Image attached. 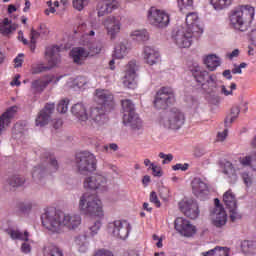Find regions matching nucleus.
Listing matches in <instances>:
<instances>
[{"mask_svg": "<svg viewBox=\"0 0 256 256\" xmlns=\"http://www.w3.org/2000/svg\"><path fill=\"white\" fill-rule=\"evenodd\" d=\"M43 227L51 233H63V229H77L81 225V216L78 214H63L57 210H47L41 216Z\"/></svg>", "mask_w": 256, "mask_h": 256, "instance_id": "nucleus-1", "label": "nucleus"}, {"mask_svg": "<svg viewBox=\"0 0 256 256\" xmlns=\"http://www.w3.org/2000/svg\"><path fill=\"white\" fill-rule=\"evenodd\" d=\"M96 99L100 107L91 109L90 119L95 125H105L109 121L107 113L115 109L113 94L109 90H96Z\"/></svg>", "mask_w": 256, "mask_h": 256, "instance_id": "nucleus-2", "label": "nucleus"}, {"mask_svg": "<svg viewBox=\"0 0 256 256\" xmlns=\"http://www.w3.org/2000/svg\"><path fill=\"white\" fill-rule=\"evenodd\" d=\"M78 209L82 215H89L90 217H104L103 202L96 194L90 192L84 193L79 200Z\"/></svg>", "mask_w": 256, "mask_h": 256, "instance_id": "nucleus-3", "label": "nucleus"}, {"mask_svg": "<svg viewBox=\"0 0 256 256\" xmlns=\"http://www.w3.org/2000/svg\"><path fill=\"white\" fill-rule=\"evenodd\" d=\"M255 17V8L244 5L239 10H235L230 15V23L238 31H247V24L253 21Z\"/></svg>", "mask_w": 256, "mask_h": 256, "instance_id": "nucleus-4", "label": "nucleus"}, {"mask_svg": "<svg viewBox=\"0 0 256 256\" xmlns=\"http://www.w3.org/2000/svg\"><path fill=\"white\" fill-rule=\"evenodd\" d=\"M159 124L165 129L179 131L185 125V114L177 108H172L165 116L159 119Z\"/></svg>", "mask_w": 256, "mask_h": 256, "instance_id": "nucleus-5", "label": "nucleus"}, {"mask_svg": "<svg viewBox=\"0 0 256 256\" xmlns=\"http://www.w3.org/2000/svg\"><path fill=\"white\" fill-rule=\"evenodd\" d=\"M57 169H59V163L55 155L51 154V152H45L42 155V165L34 167L32 177L37 181V179H41L45 173H55Z\"/></svg>", "mask_w": 256, "mask_h": 256, "instance_id": "nucleus-6", "label": "nucleus"}, {"mask_svg": "<svg viewBox=\"0 0 256 256\" xmlns=\"http://www.w3.org/2000/svg\"><path fill=\"white\" fill-rule=\"evenodd\" d=\"M59 53H61L59 46H48L45 51L48 66H43L42 64L33 65L31 68L32 75H39V73H45V71L53 69V67L59 63Z\"/></svg>", "mask_w": 256, "mask_h": 256, "instance_id": "nucleus-7", "label": "nucleus"}, {"mask_svg": "<svg viewBox=\"0 0 256 256\" xmlns=\"http://www.w3.org/2000/svg\"><path fill=\"white\" fill-rule=\"evenodd\" d=\"M122 109L124 112L123 115V123L124 125H128L131 129L139 130L143 127V122L139 115L135 113V105L129 99L122 100Z\"/></svg>", "mask_w": 256, "mask_h": 256, "instance_id": "nucleus-8", "label": "nucleus"}, {"mask_svg": "<svg viewBox=\"0 0 256 256\" xmlns=\"http://www.w3.org/2000/svg\"><path fill=\"white\" fill-rule=\"evenodd\" d=\"M76 167L81 175L93 173L97 169V158L91 152H80L76 155Z\"/></svg>", "mask_w": 256, "mask_h": 256, "instance_id": "nucleus-9", "label": "nucleus"}, {"mask_svg": "<svg viewBox=\"0 0 256 256\" xmlns=\"http://www.w3.org/2000/svg\"><path fill=\"white\" fill-rule=\"evenodd\" d=\"M193 37L195 39H199V37H201V34H195L193 30L181 26L176 31L173 39L177 47H180V49H189V47H191L193 43Z\"/></svg>", "mask_w": 256, "mask_h": 256, "instance_id": "nucleus-10", "label": "nucleus"}, {"mask_svg": "<svg viewBox=\"0 0 256 256\" xmlns=\"http://www.w3.org/2000/svg\"><path fill=\"white\" fill-rule=\"evenodd\" d=\"M147 19L150 25H153V27H158V29H164V27H167L171 21L169 13L155 7H151L148 10Z\"/></svg>", "mask_w": 256, "mask_h": 256, "instance_id": "nucleus-11", "label": "nucleus"}, {"mask_svg": "<svg viewBox=\"0 0 256 256\" xmlns=\"http://www.w3.org/2000/svg\"><path fill=\"white\" fill-rule=\"evenodd\" d=\"M175 103V92L171 87H162L156 93L154 99V107L156 109H167L169 105H173Z\"/></svg>", "mask_w": 256, "mask_h": 256, "instance_id": "nucleus-12", "label": "nucleus"}, {"mask_svg": "<svg viewBox=\"0 0 256 256\" xmlns=\"http://www.w3.org/2000/svg\"><path fill=\"white\" fill-rule=\"evenodd\" d=\"M108 231L117 239H127L131 233V224L127 220H115L108 224Z\"/></svg>", "mask_w": 256, "mask_h": 256, "instance_id": "nucleus-13", "label": "nucleus"}, {"mask_svg": "<svg viewBox=\"0 0 256 256\" xmlns=\"http://www.w3.org/2000/svg\"><path fill=\"white\" fill-rule=\"evenodd\" d=\"M84 188L97 191V193H103V191H107L108 189L107 178L101 174H94L87 177L84 180Z\"/></svg>", "mask_w": 256, "mask_h": 256, "instance_id": "nucleus-14", "label": "nucleus"}, {"mask_svg": "<svg viewBox=\"0 0 256 256\" xmlns=\"http://www.w3.org/2000/svg\"><path fill=\"white\" fill-rule=\"evenodd\" d=\"M137 71H139V66L135 60H131L125 68V75L123 78V85L128 89H135L137 82L135 81L137 77Z\"/></svg>", "mask_w": 256, "mask_h": 256, "instance_id": "nucleus-15", "label": "nucleus"}, {"mask_svg": "<svg viewBox=\"0 0 256 256\" xmlns=\"http://www.w3.org/2000/svg\"><path fill=\"white\" fill-rule=\"evenodd\" d=\"M194 79L201 87H217V75L210 74L207 70L195 69L192 72Z\"/></svg>", "mask_w": 256, "mask_h": 256, "instance_id": "nucleus-16", "label": "nucleus"}, {"mask_svg": "<svg viewBox=\"0 0 256 256\" xmlns=\"http://www.w3.org/2000/svg\"><path fill=\"white\" fill-rule=\"evenodd\" d=\"M223 202L230 213V220L232 223H235V221L241 219V214L237 212V198H235V194H233L231 190L224 193Z\"/></svg>", "mask_w": 256, "mask_h": 256, "instance_id": "nucleus-17", "label": "nucleus"}, {"mask_svg": "<svg viewBox=\"0 0 256 256\" xmlns=\"http://www.w3.org/2000/svg\"><path fill=\"white\" fill-rule=\"evenodd\" d=\"M214 205L212 223L215 227H223L227 224V212H225V208L221 206V201L218 198L214 199Z\"/></svg>", "mask_w": 256, "mask_h": 256, "instance_id": "nucleus-18", "label": "nucleus"}, {"mask_svg": "<svg viewBox=\"0 0 256 256\" xmlns=\"http://www.w3.org/2000/svg\"><path fill=\"white\" fill-rule=\"evenodd\" d=\"M104 27L107 31V35L113 41L117 39V35L121 33V18L117 16H108L104 20Z\"/></svg>", "mask_w": 256, "mask_h": 256, "instance_id": "nucleus-19", "label": "nucleus"}, {"mask_svg": "<svg viewBox=\"0 0 256 256\" xmlns=\"http://www.w3.org/2000/svg\"><path fill=\"white\" fill-rule=\"evenodd\" d=\"M179 207L180 211L188 217V219H197V217H199V204L194 200L180 202Z\"/></svg>", "mask_w": 256, "mask_h": 256, "instance_id": "nucleus-20", "label": "nucleus"}, {"mask_svg": "<svg viewBox=\"0 0 256 256\" xmlns=\"http://www.w3.org/2000/svg\"><path fill=\"white\" fill-rule=\"evenodd\" d=\"M54 111L55 103H47L36 117V127H45V125H48L49 119H51V115H53Z\"/></svg>", "mask_w": 256, "mask_h": 256, "instance_id": "nucleus-21", "label": "nucleus"}, {"mask_svg": "<svg viewBox=\"0 0 256 256\" xmlns=\"http://www.w3.org/2000/svg\"><path fill=\"white\" fill-rule=\"evenodd\" d=\"M174 225L176 231L184 237H193V235H195V226L191 225L188 220L177 218Z\"/></svg>", "mask_w": 256, "mask_h": 256, "instance_id": "nucleus-22", "label": "nucleus"}, {"mask_svg": "<svg viewBox=\"0 0 256 256\" xmlns=\"http://www.w3.org/2000/svg\"><path fill=\"white\" fill-rule=\"evenodd\" d=\"M182 27L193 31L195 35H203V27L199 24V15L195 12L187 14L186 25Z\"/></svg>", "mask_w": 256, "mask_h": 256, "instance_id": "nucleus-23", "label": "nucleus"}, {"mask_svg": "<svg viewBox=\"0 0 256 256\" xmlns=\"http://www.w3.org/2000/svg\"><path fill=\"white\" fill-rule=\"evenodd\" d=\"M192 193L195 197H203L209 193V184L200 177H195L191 181Z\"/></svg>", "mask_w": 256, "mask_h": 256, "instance_id": "nucleus-24", "label": "nucleus"}, {"mask_svg": "<svg viewBox=\"0 0 256 256\" xmlns=\"http://www.w3.org/2000/svg\"><path fill=\"white\" fill-rule=\"evenodd\" d=\"M55 76L46 75L42 78L36 79L31 83V89L33 93H43L50 83H53Z\"/></svg>", "mask_w": 256, "mask_h": 256, "instance_id": "nucleus-25", "label": "nucleus"}, {"mask_svg": "<svg viewBox=\"0 0 256 256\" xmlns=\"http://www.w3.org/2000/svg\"><path fill=\"white\" fill-rule=\"evenodd\" d=\"M17 113V106H12L8 108L1 116H0V135L7 129L8 125H11V119L15 117Z\"/></svg>", "mask_w": 256, "mask_h": 256, "instance_id": "nucleus-26", "label": "nucleus"}, {"mask_svg": "<svg viewBox=\"0 0 256 256\" xmlns=\"http://www.w3.org/2000/svg\"><path fill=\"white\" fill-rule=\"evenodd\" d=\"M161 55L157 50L150 46L144 47L143 50V59L147 65H156V63H159V58Z\"/></svg>", "mask_w": 256, "mask_h": 256, "instance_id": "nucleus-27", "label": "nucleus"}, {"mask_svg": "<svg viewBox=\"0 0 256 256\" xmlns=\"http://www.w3.org/2000/svg\"><path fill=\"white\" fill-rule=\"evenodd\" d=\"M70 55L76 65H83L84 61L89 57V51L83 47H75L71 50Z\"/></svg>", "mask_w": 256, "mask_h": 256, "instance_id": "nucleus-28", "label": "nucleus"}, {"mask_svg": "<svg viewBox=\"0 0 256 256\" xmlns=\"http://www.w3.org/2000/svg\"><path fill=\"white\" fill-rule=\"evenodd\" d=\"M17 24L13 23L9 18H4L0 22V33L3 37H9L12 33L17 31Z\"/></svg>", "mask_w": 256, "mask_h": 256, "instance_id": "nucleus-29", "label": "nucleus"}, {"mask_svg": "<svg viewBox=\"0 0 256 256\" xmlns=\"http://www.w3.org/2000/svg\"><path fill=\"white\" fill-rule=\"evenodd\" d=\"M71 113L74 115V117H77L79 121L85 122L89 119V117L87 116V109L81 103H77L72 106Z\"/></svg>", "mask_w": 256, "mask_h": 256, "instance_id": "nucleus-30", "label": "nucleus"}, {"mask_svg": "<svg viewBox=\"0 0 256 256\" xmlns=\"http://www.w3.org/2000/svg\"><path fill=\"white\" fill-rule=\"evenodd\" d=\"M204 65L209 71H215L217 67L221 66V58L215 54H210L204 58Z\"/></svg>", "mask_w": 256, "mask_h": 256, "instance_id": "nucleus-31", "label": "nucleus"}, {"mask_svg": "<svg viewBox=\"0 0 256 256\" xmlns=\"http://www.w3.org/2000/svg\"><path fill=\"white\" fill-rule=\"evenodd\" d=\"M127 53H129V47H127V41H123L115 46L113 57L114 59H123Z\"/></svg>", "mask_w": 256, "mask_h": 256, "instance_id": "nucleus-32", "label": "nucleus"}, {"mask_svg": "<svg viewBox=\"0 0 256 256\" xmlns=\"http://www.w3.org/2000/svg\"><path fill=\"white\" fill-rule=\"evenodd\" d=\"M223 173L230 179V181H237V169H235L233 163L229 161L224 162Z\"/></svg>", "mask_w": 256, "mask_h": 256, "instance_id": "nucleus-33", "label": "nucleus"}, {"mask_svg": "<svg viewBox=\"0 0 256 256\" xmlns=\"http://www.w3.org/2000/svg\"><path fill=\"white\" fill-rule=\"evenodd\" d=\"M202 256H230V250L228 247L216 246L207 252H203Z\"/></svg>", "mask_w": 256, "mask_h": 256, "instance_id": "nucleus-34", "label": "nucleus"}, {"mask_svg": "<svg viewBox=\"0 0 256 256\" xmlns=\"http://www.w3.org/2000/svg\"><path fill=\"white\" fill-rule=\"evenodd\" d=\"M42 253L43 256H63V251L53 244L44 246Z\"/></svg>", "mask_w": 256, "mask_h": 256, "instance_id": "nucleus-35", "label": "nucleus"}, {"mask_svg": "<svg viewBox=\"0 0 256 256\" xmlns=\"http://www.w3.org/2000/svg\"><path fill=\"white\" fill-rule=\"evenodd\" d=\"M84 45L87 46L89 57L99 55V53H101V49H103V45L100 42H87L84 43Z\"/></svg>", "mask_w": 256, "mask_h": 256, "instance_id": "nucleus-36", "label": "nucleus"}, {"mask_svg": "<svg viewBox=\"0 0 256 256\" xmlns=\"http://www.w3.org/2000/svg\"><path fill=\"white\" fill-rule=\"evenodd\" d=\"M210 5L216 11H223V9H228V7L233 5V0H210Z\"/></svg>", "mask_w": 256, "mask_h": 256, "instance_id": "nucleus-37", "label": "nucleus"}, {"mask_svg": "<svg viewBox=\"0 0 256 256\" xmlns=\"http://www.w3.org/2000/svg\"><path fill=\"white\" fill-rule=\"evenodd\" d=\"M242 253L245 255H253L256 253V242L251 240H244L241 243Z\"/></svg>", "mask_w": 256, "mask_h": 256, "instance_id": "nucleus-38", "label": "nucleus"}, {"mask_svg": "<svg viewBox=\"0 0 256 256\" xmlns=\"http://www.w3.org/2000/svg\"><path fill=\"white\" fill-rule=\"evenodd\" d=\"M239 161L244 167H252V169L256 171V153H252L251 155L245 157H240Z\"/></svg>", "mask_w": 256, "mask_h": 256, "instance_id": "nucleus-39", "label": "nucleus"}, {"mask_svg": "<svg viewBox=\"0 0 256 256\" xmlns=\"http://www.w3.org/2000/svg\"><path fill=\"white\" fill-rule=\"evenodd\" d=\"M239 113H241V109L238 106H233L230 110V114L226 116L225 125L226 127H231V124L239 117Z\"/></svg>", "mask_w": 256, "mask_h": 256, "instance_id": "nucleus-40", "label": "nucleus"}, {"mask_svg": "<svg viewBox=\"0 0 256 256\" xmlns=\"http://www.w3.org/2000/svg\"><path fill=\"white\" fill-rule=\"evenodd\" d=\"M131 37L134 41H148L149 33L147 30H135L131 33Z\"/></svg>", "mask_w": 256, "mask_h": 256, "instance_id": "nucleus-41", "label": "nucleus"}, {"mask_svg": "<svg viewBox=\"0 0 256 256\" xmlns=\"http://www.w3.org/2000/svg\"><path fill=\"white\" fill-rule=\"evenodd\" d=\"M8 234L11 239H20V241H29V232L25 231L24 233L19 230H9Z\"/></svg>", "mask_w": 256, "mask_h": 256, "instance_id": "nucleus-42", "label": "nucleus"}, {"mask_svg": "<svg viewBox=\"0 0 256 256\" xmlns=\"http://www.w3.org/2000/svg\"><path fill=\"white\" fill-rule=\"evenodd\" d=\"M96 10L98 13V17H105V15H109V8L107 6V3L105 2V0H101L98 2L97 6H96Z\"/></svg>", "mask_w": 256, "mask_h": 256, "instance_id": "nucleus-43", "label": "nucleus"}, {"mask_svg": "<svg viewBox=\"0 0 256 256\" xmlns=\"http://www.w3.org/2000/svg\"><path fill=\"white\" fill-rule=\"evenodd\" d=\"M87 239V236H79L76 238V244L78 245V251L80 253H87V249L89 247V243L85 241ZM81 241H84L81 243Z\"/></svg>", "mask_w": 256, "mask_h": 256, "instance_id": "nucleus-44", "label": "nucleus"}, {"mask_svg": "<svg viewBox=\"0 0 256 256\" xmlns=\"http://www.w3.org/2000/svg\"><path fill=\"white\" fill-rule=\"evenodd\" d=\"M8 183L11 187H21L25 183V179L21 178V176H12Z\"/></svg>", "mask_w": 256, "mask_h": 256, "instance_id": "nucleus-45", "label": "nucleus"}, {"mask_svg": "<svg viewBox=\"0 0 256 256\" xmlns=\"http://www.w3.org/2000/svg\"><path fill=\"white\" fill-rule=\"evenodd\" d=\"M99 229H101V221L94 222L89 227V235H87L86 237H95V235L99 233Z\"/></svg>", "mask_w": 256, "mask_h": 256, "instance_id": "nucleus-46", "label": "nucleus"}, {"mask_svg": "<svg viewBox=\"0 0 256 256\" xmlns=\"http://www.w3.org/2000/svg\"><path fill=\"white\" fill-rule=\"evenodd\" d=\"M58 113H67L69 111V99H62L57 106Z\"/></svg>", "mask_w": 256, "mask_h": 256, "instance_id": "nucleus-47", "label": "nucleus"}, {"mask_svg": "<svg viewBox=\"0 0 256 256\" xmlns=\"http://www.w3.org/2000/svg\"><path fill=\"white\" fill-rule=\"evenodd\" d=\"M106 6L108 7V12L111 13L112 11H117L121 4L117 0H104Z\"/></svg>", "mask_w": 256, "mask_h": 256, "instance_id": "nucleus-48", "label": "nucleus"}, {"mask_svg": "<svg viewBox=\"0 0 256 256\" xmlns=\"http://www.w3.org/2000/svg\"><path fill=\"white\" fill-rule=\"evenodd\" d=\"M73 85L81 89V87H85V85H87V78L83 76H78L73 80Z\"/></svg>", "mask_w": 256, "mask_h": 256, "instance_id": "nucleus-49", "label": "nucleus"}, {"mask_svg": "<svg viewBox=\"0 0 256 256\" xmlns=\"http://www.w3.org/2000/svg\"><path fill=\"white\" fill-rule=\"evenodd\" d=\"M47 6L49 8L45 10L46 15H49L50 13H55V11H57V10H55V7H59V1H55L54 4H53V1L49 0L47 2Z\"/></svg>", "mask_w": 256, "mask_h": 256, "instance_id": "nucleus-50", "label": "nucleus"}, {"mask_svg": "<svg viewBox=\"0 0 256 256\" xmlns=\"http://www.w3.org/2000/svg\"><path fill=\"white\" fill-rule=\"evenodd\" d=\"M78 31L80 33H85V35H88L89 37H94L95 36V31H93V30L87 31V24L86 23L81 24L78 27Z\"/></svg>", "mask_w": 256, "mask_h": 256, "instance_id": "nucleus-51", "label": "nucleus"}, {"mask_svg": "<svg viewBox=\"0 0 256 256\" xmlns=\"http://www.w3.org/2000/svg\"><path fill=\"white\" fill-rule=\"evenodd\" d=\"M85 5H87V0H74L73 7L77 9V11H83Z\"/></svg>", "mask_w": 256, "mask_h": 256, "instance_id": "nucleus-52", "label": "nucleus"}, {"mask_svg": "<svg viewBox=\"0 0 256 256\" xmlns=\"http://www.w3.org/2000/svg\"><path fill=\"white\" fill-rule=\"evenodd\" d=\"M160 159H164L162 161L163 165H167L168 163H171L173 161V154H165L163 152H160L159 155Z\"/></svg>", "mask_w": 256, "mask_h": 256, "instance_id": "nucleus-53", "label": "nucleus"}, {"mask_svg": "<svg viewBox=\"0 0 256 256\" xmlns=\"http://www.w3.org/2000/svg\"><path fill=\"white\" fill-rule=\"evenodd\" d=\"M31 203H25V202H20L18 204V209L19 211H21L22 213H27V211H31Z\"/></svg>", "mask_w": 256, "mask_h": 256, "instance_id": "nucleus-54", "label": "nucleus"}, {"mask_svg": "<svg viewBox=\"0 0 256 256\" xmlns=\"http://www.w3.org/2000/svg\"><path fill=\"white\" fill-rule=\"evenodd\" d=\"M150 202L154 203L156 207H161V201H159V197L157 196V192L150 193Z\"/></svg>", "mask_w": 256, "mask_h": 256, "instance_id": "nucleus-55", "label": "nucleus"}, {"mask_svg": "<svg viewBox=\"0 0 256 256\" xmlns=\"http://www.w3.org/2000/svg\"><path fill=\"white\" fill-rule=\"evenodd\" d=\"M173 171H187L189 169V164L184 163H178L172 166Z\"/></svg>", "mask_w": 256, "mask_h": 256, "instance_id": "nucleus-56", "label": "nucleus"}, {"mask_svg": "<svg viewBox=\"0 0 256 256\" xmlns=\"http://www.w3.org/2000/svg\"><path fill=\"white\" fill-rule=\"evenodd\" d=\"M150 169L152 170L154 177H161L163 175V172H161V167H159L155 164H151Z\"/></svg>", "mask_w": 256, "mask_h": 256, "instance_id": "nucleus-57", "label": "nucleus"}, {"mask_svg": "<svg viewBox=\"0 0 256 256\" xmlns=\"http://www.w3.org/2000/svg\"><path fill=\"white\" fill-rule=\"evenodd\" d=\"M242 179L246 187H249L253 183V179L251 178V176H249V173L247 172L242 173Z\"/></svg>", "mask_w": 256, "mask_h": 256, "instance_id": "nucleus-58", "label": "nucleus"}, {"mask_svg": "<svg viewBox=\"0 0 256 256\" xmlns=\"http://www.w3.org/2000/svg\"><path fill=\"white\" fill-rule=\"evenodd\" d=\"M242 179L246 187H249L253 183V179L251 178V176H249V173L247 172L242 173Z\"/></svg>", "mask_w": 256, "mask_h": 256, "instance_id": "nucleus-59", "label": "nucleus"}, {"mask_svg": "<svg viewBox=\"0 0 256 256\" xmlns=\"http://www.w3.org/2000/svg\"><path fill=\"white\" fill-rule=\"evenodd\" d=\"M38 37L39 32H37L35 29H32L30 33V43H37Z\"/></svg>", "mask_w": 256, "mask_h": 256, "instance_id": "nucleus-60", "label": "nucleus"}, {"mask_svg": "<svg viewBox=\"0 0 256 256\" xmlns=\"http://www.w3.org/2000/svg\"><path fill=\"white\" fill-rule=\"evenodd\" d=\"M21 251H22V253H25L26 255L31 253V245L27 242L22 243Z\"/></svg>", "mask_w": 256, "mask_h": 256, "instance_id": "nucleus-61", "label": "nucleus"}, {"mask_svg": "<svg viewBox=\"0 0 256 256\" xmlns=\"http://www.w3.org/2000/svg\"><path fill=\"white\" fill-rule=\"evenodd\" d=\"M179 7H191L193 0H177Z\"/></svg>", "mask_w": 256, "mask_h": 256, "instance_id": "nucleus-62", "label": "nucleus"}, {"mask_svg": "<svg viewBox=\"0 0 256 256\" xmlns=\"http://www.w3.org/2000/svg\"><path fill=\"white\" fill-rule=\"evenodd\" d=\"M15 67H21L23 65V54H19L14 59Z\"/></svg>", "mask_w": 256, "mask_h": 256, "instance_id": "nucleus-63", "label": "nucleus"}, {"mask_svg": "<svg viewBox=\"0 0 256 256\" xmlns=\"http://www.w3.org/2000/svg\"><path fill=\"white\" fill-rule=\"evenodd\" d=\"M250 41L254 47H256V28L250 33Z\"/></svg>", "mask_w": 256, "mask_h": 256, "instance_id": "nucleus-64", "label": "nucleus"}]
</instances>
